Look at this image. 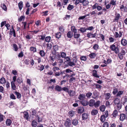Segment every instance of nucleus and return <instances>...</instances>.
<instances>
[{
    "instance_id": "1",
    "label": "nucleus",
    "mask_w": 127,
    "mask_h": 127,
    "mask_svg": "<svg viewBox=\"0 0 127 127\" xmlns=\"http://www.w3.org/2000/svg\"><path fill=\"white\" fill-rule=\"evenodd\" d=\"M120 46L118 43H115L114 44L110 46V48L116 54L119 53L118 56L121 60H122L124 56L123 55L120 54L119 53Z\"/></svg>"
},
{
    "instance_id": "2",
    "label": "nucleus",
    "mask_w": 127,
    "mask_h": 127,
    "mask_svg": "<svg viewBox=\"0 0 127 127\" xmlns=\"http://www.w3.org/2000/svg\"><path fill=\"white\" fill-rule=\"evenodd\" d=\"M16 76H14L13 78V81L11 82V88L13 90H15L16 89V86L15 85V82L16 81Z\"/></svg>"
},
{
    "instance_id": "3",
    "label": "nucleus",
    "mask_w": 127,
    "mask_h": 127,
    "mask_svg": "<svg viewBox=\"0 0 127 127\" xmlns=\"http://www.w3.org/2000/svg\"><path fill=\"white\" fill-rule=\"evenodd\" d=\"M127 118V115L124 114H121L120 115V120L122 121H123L124 120Z\"/></svg>"
},
{
    "instance_id": "4",
    "label": "nucleus",
    "mask_w": 127,
    "mask_h": 127,
    "mask_svg": "<svg viewBox=\"0 0 127 127\" xmlns=\"http://www.w3.org/2000/svg\"><path fill=\"white\" fill-rule=\"evenodd\" d=\"M120 17V15L119 13L117 12L115 13V18L114 19L113 22H115L116 21L118 22V20Z\"/></svg>"
},
{
    "instance_id": "5",
    "label": "nucleus",
    "mask_w": 127,
    "mask_h": 127,
    "mask_svg": "<svg viewBox=\"0 0 127 127\" xmlns=\"http://www.w3.org/2000/svg\"><path fill=\"white\" fill-rule=\"evenodd\" d=\"M9 34L11 35L13 34V36L14 37H16V36L15 31L13 26L12 27V28L10 30Z\"/></svg>"
},
{
    "instance_id": "6",
    "label": "nucleus",
    "mask_w": 127,
    "mask_h": 127,
    "mask_svg": "<svg viewBox=\"0 0 127 127\" xmlns=\"http://www.w3.org/2000/svg\"><path fill=\"white\" fill-rule=\"evenodd\" d=\"M78 98L79 99L82 101L85 99L86 96L84 94H80L79 95Z\"/></svg>"
},
{
    "instance_id": "7",
    "label": "nucleus",
    "mask_w": 127,
    "mask_h": 127,
    "mask_svg": "<svg viewBox=\"0 0 127 127\" xmlns=\"http://www.w3.org/2000/svg\"><path fill=\"white\" fill-rule=\"evenodd\" d=\"M96 33L93 34L91 32H89L87 33V36L89 38H95L96 36Z\"/></svg>"
},
{
    "instance_id": "8",
    "label": "nucleus",
    "mask_w": 127,
    "mask_h": 127,
    "mask_svg": "<svg viewBox=\"0 0 127 127\" xmlns=\"http://www.w3.org/2000/svg\"><path fill=\"white\" fill-rule=\"evenodd\" d=\"M121 44L123 46H126L127 44V40L123 38L121 40Z\"/></svg>"
},
{
    "instance_id": "9",
    "label": "nucleus",
    "mask_w": 127,
    "mask_h": 127,
    "mask_svg": "<svg viewBox=\"0 0 127 127\" xmlns=\"http://www.w3.org/2000/svg\"><path fill=\"white\" fill-rule=\"evenodd\" d=\"M95 100L94 99H90L88 102V104L90 107H92L94 106Z\"/></svg>"
},
{
    "instance_id": "10",
    "label": "nucleus",
    "mask_w": 127,
    "mask_h": 127,
    "mask_svg": "<svg viewBox=\"0 0 127 127\" xmlns=\"http://www.w3.org/2000/svg\"><path fill=\"white\" fill-rule=\"evenodd\" d=\"M81 103L84 106H86L88 104V102L85 99L81 101Z\"/></svg>"
},
{
    "instance_id": "11",
    "label": "nucleus",
    "mask_w": 127,
    "mask_h": 127,
    "mask_svg": "<svg viewBox=\"0 0 127 127\" xmlns=\"http://www.w3.org/2000/svg\"><path fill=\"white\" fill-rule=\"evenodd\" d=\"M71 121L69 119H67L66 121L65 122L64 125L66 127H69L71 125Z\"/></svg>"
},
{
    "instance_id": "12",
    "label": "nucleus",
    "mask_w": 127,
    "mask_h": 127,
    "mask_svg": "<svg viewBox=\"0 0 127 127\" xmlns=\"http://www.w3.org/2000/svg\"><path fill=\"white\" fill-rule=\"evenodd\" d=\"M80 3H82L84 6L88 5L89 2L88 0H80Z\"/></svg>"
},
{
    "instance_id": "13",
    "label": "nucleus",
    "mask_w": 127,
    "mask_h": 127,
    "mask_svg": "<svg viewBox=\"0 0 127 127\" xmlns=\"http://www.w3.org/2000/svg\"><path fill=\"white\" fill-rule=\"evenodd\" d=\"M62 90H63L65 92H67L68 94H69L70 96H71V91H69L68 88L66 87H64L62 88Z\"/></svg>"
},
{
    "instance_id": "14",
    "label": "nucleus",
    "mask_w": 127,
    "mask_h": 127,
    "mask_svg": "<svg viewBox=\"0 0 127 127\" xmlns=\"http://www.w3.org/2000/svg\"><path fill=\"white\" fill-rule=\"evenodd\" d=\"M105 99L106 100H108L109 99L111 96V95L110 93H105L104 94Z\"/></svg>"
},
{
    "instance_id": "15",
    "label": "nucleus",
    "mask_w": 127,
    "mask_h": 127,
    "mask_svg": "<svg viewBox=\"0 0 127 127\" xmlns=\"http://www.w3.org/2000/svg\"><path fill=\"white\" fill-rule=\"evenodd\" d=\"M84 111V109L83 107H79L78 108L77 112L79 113H81Z\"/></svg>"
},
{
    "instance_id": "16",
    "label": "nucleus",
    "mask_w": 127,
    "mask_h": 127,
    "mask_svg": "<svg viewBox=\"0 0 127 127\" xmlns=\"http://www.w3.org/2000/svg\"><path fill=\"white\" fill-rule=\"evenodd\" d=\"M88 113H85L83 114L82 115V120H84L87 119L88 118Z\"/></svg>"
},
{
    "instance_id": "17",
    "label": "nucleus",
    "mask_w": 127,
    "mask_h": 127,
    "mask_svg": "<svg viewBox=\"0 0 127 127\" xmlns=\"http://www.w3.org/2000/svg\"><path fill=\"white\" fill-rule=\"evenodd\" d=\"M120 8L122 11L127 12V7L126 6L125 7L124 5H122Z\"/></svg>"
},
{
    "instance_id": "18",
    "label": "nucleus",
    "mask_w": 127,
    "mask_h": 127,
    "mask_svg": "<svg viewBox=\"0 0 127 127\" xmlns=\"http://www.w3.org/2000/svg\"><path fill=\"white\" fill-rule=\"evenodd\" d=\"M97 71L95 70H93V75L96 78H99V75H98L97 74Z\"/></svg>"
},
{
    "instance_id": "19",
    "label": "nucleus",
    "mask_w": 127,
    "mask_h": 127,
    "mask_svg": "<svg viewBox=\"0 0 127 127\" xmlns=\"http://www.w3.org/2000/svg\"><path fill=\"white\" fill-rule=\"evenodd\" d=\"M6 82V79L4 77H2L0 79V83L1 84H4Z\"/></svg>"
},
{
    "instance_id": "20",
    "label": "nucleus",
    "mask_w": 127,
    "mask_h": 127,
    "mask_svg": "<svg viewBox=\"0 0 127 127\" xmlns=\"http://www.w3.org/2000/svg\"><path fill=\"white\" fill-rule=\"evenodd\" d=\"M16 80L19 84H20L23 82V80L22 78L20 77L18 78Z\"/></svg>"
},
{
    "instance_id": "21",
    "label": "nucleus",
    "mask_w": 127,
    "mask_h": 127,
    "mask_svg": "<svg viewBox=\"0 0 127 127\" xmlns=\"http://www.w3.org/2000/svg\"><path fill=\"white\" fill-rule=\"evenodd\" d=\"M12 123V121L9 119H7L6 121V124L7 126H10Z\"/></svg>"
},
{
    "instance_id": "22",
    "label": "nucleus",
    "mask_w": 127,
    "mask_h": 127,
    "mask_svg": "<svg viewBox=\"0 0 127 127\" xmlns=\"http://www.w3.org/2000/svg\"><path fill=\"white\" fill-rule=\"evenodd\" d=\"M46 48L47 49H48L49 50H50L52 47V44L51 43H47L46 44Z\"/></svg>"
},
{
    "instance_id": "23",
    "label": "nucleus",
    "mask_w": 127,
    "mask_h": 127,
    "mask_svg": "<svg viewBox=\"0 0 127 127\" xmlns=\"http://www.w3.org/2000/svg\"><path fill=\"white\" fill-rule=\"evenodd\" d=\"M100 101L99 100H98L96 101V102H95V104L94 105L95 107L97 108L100 105Z\"/></svg>"
},
{
    "instance_id": "24",
    "label": "nucleus",
    "mask_w": 127,
    "mask_h": 127,
    "mask_svg": "<svg viewBox=\"0 0 127 127\" xmlns=\"http://www.w3.org/2000/svg\"><path fill=\"white\" fill-rule=\"evenodd\" d=\"M55 89L58 92H60L62 90V88L59 86L57 85L56 86Z\"/></svg>"
},
{
    "instance_id": "25",
    "label": "nucleus",
    "mask_w": 127,
    "mask_h": 127,
    "mask_svg": "<svg viewBox=\"0 0 127 127\" xmlns=\"http://www.w3.org/2000/svg\"><path fill=\"white\" fill-rule=\"evenodd\" d=\"M31 125L33 127H36L37 125V123L35 120L32 121Z\"/></svg>"
},
{
    "instance_id": "26",
    "label": "nucleus",
    "mask_w": 127,
    "mask_h": 127,
    "mask_svg": "<svg viewBox=\"0 0 127 127\" xmlns=\"http://www.w3.org/2000/svg\"><path fill=\"white\" fill-rule=\"evenodd\" d=\"M105 108V106L104 105H102L99 107L100 110L102 112L104 111Z\"/></svg>"
},
{
    "instance_id": "27",
    "label": "nucleus",
    "mask_w": 127,
    "mask_h": 127,
    "mask_svg": "<svg viewBox=\"0 0 127 127\" xmlns=\"http://www.w3.org/2000/svg\"><path fill=\"white\" fill-rule=\"evenodd\" d=\"M113 102L114 104L116 105V104L119 103L120 102V99L118 98H117L115 99L114 101Z\"/></svg>"
},
{
    "instance_id": "28",
    "label": "nucleus",
    "mask_w": 127,
    "mask_h": 127,
    "mask_svg": "<svg viewBox=\"0 0 127 127\" xmlns=\"http://www.w3.org/2000/svg\"><path fill=\"white\" fill-rule=\"evenodd\" d=\"M30 50L33 53L36 52V48L32 46L31 47H30Z\"/></svg>"
},
{
    "instance_id": "29",
    "label": "nucleus",
    "mask_w": 127,
    "mask_h": 127,
    "mask_svg": "<svg viewBox=\"0 0 127 127\" xmlns=\"http://www.w3.org/2000/svg\"><path fill=\"white\" fill-rule=\"evenodd\" d=\"M24 118L26 120H28V119L29 114L28 112H25L24 113Z\"/></svg>"
},
{
    "instance_id": "30",
    "label": "nucleus",
    "mask_w": 127,
    "mask_h": 127,
    "mask_svg": "<svg viewBox=\"0 0 127 127\" xmlns=\"http://www.w3.org/2000/svg\"><path fill=\"white\" fill-rule=\"evenodd\" d=\"M98 112V111L97 110L94 109L91 111V114L93 115H95L97 114Z\"/></svg>"
},
{
    "instance_id": "31",
    "label": "nucleus",
    "mask_w": 127,
    "mask_h": 127,
    "mask_svg": "<svg viewBox=\"0 0 127 127\" xmlns=\"http://www.w3.org/2000/svg\"><path fill=\"white\" fill-rule=\"evenodd\" d=\"M92 93L91 92H89L87 93L86 95V96L88 98H90L91 96L92 95Z\"/></svg>"
},
{
    "instance_id": "32",
    "label": "nucleus",
    "mask_w": 127,
    "mask_h": 127,
    "mask_svg": "<svg viewBox=\"0 0 127 127\" xmlns=\"http://www.w3.org/2000/svg\"><path fill=\"white\" fill-rule=\"evenodd\" d=\"M14 94L16 95L17 98L18 99L20 98L21 96V94L19 92H18L17 91L15 92L14 93Z\"/></svg>"
},
{
    "instance_id": "33",
    "label": "nucleus",
    "mask_w": 127,
    "mask_h": 127,
    "mask_svg": "<svg viewBox=\"0 0 127 127\" xmlns=\"http://www.w3.org/2000/svg\"><path fill=\"white\" fill-rule=\"evenodd\" d=\"M124 92L123 91H119L118 92L117 95L116 96L117 97H120V96L121 95H122Z\"/></svg>"
},
{
    "instance_id": "34",
    "label": "nucleus",
    "mask_w": 127,
    "mask_h": 127,
    "mask_svg": "<svg viewBox=\"0 0 127 127\" xmlns=\"http://www.w3.org/2000/svg\"><path fill=\"white\" fill-rule=\"evenodd\" d=\"M51 38V37L50 36H47L46 37H45V40L46 42L49 43L50 41Z\"/></svg>"
},
{
    "instance_id": "35",
    "label": "nucleus",
    "mask_w": 127,
    "mask_h": 127,
    "mask_svg": "<svg viewBox=\"0 0 127 127\" xmlns=\"http://www.w3.org/2000/svg\"><path fill=\"white\" fill-rule=\"evenodd\" d=\"M18 6L20 10H21L23 7V2L22 1H20L18 4Z\"/></svg>"
},
{
    "instance_id": "36",
    "label": "nucleus",
    "mask_w": 127,
    "mask_h": 127,
    "mask_svg": "<svg viewBox=\"0 0 127 127\" xmlns=\"http://www.w3.org/2000/svg\"><path fill=\"white\" fill-rule=\"evenodd\" d=\"M106 118L104 116V115H102L100 117V120L101 122L103 123L105 121Z\"/></svg>"
},
{
    "instance_id": "37",
    "label": "nucleus",
    "mask_w": 127,
    "mask_h": 127,
    "mask_svg": "<svg viewBox=\"0 0 127 127\" xmlns=\"http://www.w3.org/2000/svg\"><path fill=\"white\" fill-rule=\"evenodd\" d=\"M96 56V54L94 53H92L89 55V56L91 58H95Z\"/></svg>"
},
{
    "instance_id": "38",
    "label": "nucleus",
    "mask_w": 127,
    "mask_h": 127,
    "mask_svg": "<svg viewBox=\"0 0 127 127\" xmlns=\"http://www.w3.org/2000/svg\"><path fill=\"white\" fill-rule=\"evenodd\" d=\"M118 113L117 110H115L112 114L113 116L114 117H116L118 114Z\"/></svg>"
},
{
    "instance_id": "39",
    "label": "nucleus",
    "mask_w": 127,
    "mask_h": 127,
    "mask_svg": "<svg viewBox=\"0 0 127 127\" xmlns=\"http://www.w3.org/2000/svg\"><path fill=\"white\" fill-rule=\"evenodd\" d=\"M32 111V114L33 115H36L37 113L36 110L34 109H31Z\"/></svg>"
},
{
    "instance_id": "40",
    "label": "nucleus",
    "mask_w": 127,
    "mask_h": 127,
    "mask_svg": "<svg viewBox=\"0 0 127 127\" xmlns=\"http://www.w3.org/2000/svg\"><path fill=\"white\" fill-rule=\"evenodd\" d=\"M49 61L52 62L54 61L55 60V57L53 56H50L49 57Z\"/></svg>"
},
{
    "instance_id": "41",
    "label": "nucleus",
    "mask_w": 127,
    "mask_h": 127,
    "mask_svg": "<svg viewBox=\"0 0 127 127\" xmlns=\"http://www.w3.org/2000/svg\"><path fill=\"white\" fill-rule=\"evenodd\" d=\"M39 54L42 57H44L45 55V53L43 50H40L39 52Z\"/></svg>"
},
{
    "instance_id": "42",
    "label": "nucleus",
    "mask_w": 127,
    "mask_h": 127,
    "mask_svg": "<svg viewBox=\"0 0 127 127\" xmlns=\"http://www.w3.org/2000/svg\"><path fill=\"white\" fill-rule=\"evenodd\" d=\"M116 1L114 0H112L110 2V3L112 6H115L116 5Z\"/></svg>"
},
{
    "instance_id": "43",
    "label": "nucleus",
    "mask_w": 127,
    "mask_h": 127,
    "mask_svg": "<svg viewBox=\"0 0 127 127\" xmlns=\"http://www.w3.org/2000/svg\"><path fill=\"white\" fill-rule=\"evenodd\" d=\"M87 29L85 28H81L79 30L81 33H83L86 31Z\"/></svg>"
},
{
    "instance_id": "44",
    "label": "nucleus",
    "mask_w": 127,
    "mask_h": 127,
    "mask_svg": "<svg viewBox=\"0 0 127 127\" xmlns=\"http://www.w3.org/2000/svg\"><path fill=\"white\" fill-rule=\"evenodd\" d=\"M61 54V57L62 58H64L66 57V54L65 53L63 52H60Z\"/></svg>"
},
{
    "instance_id": "45",
    "label": "nucleus",
    "mask_w": 127,
    "mask_h": 127,
    "mask_svg": "<svg viewBox=\"0 0 127 127\" xmlns=\"http://www.w3.org/2000/svg\"><path fill=\"white\" fill-rule=\"evenodd\" d=\"M54 57L55 59L57 60L61 58L60 55L59 54L55 55Z\"/></svg>"
},
{
    "instance_id": "46",
    "label": "nucleus",
    "mask_w": 127,
    "mask_h": 127,
    "mask_svg": "<svg viewBox=\"0 0 127 127\" xmlns=\"http://www.w3.org/2000/svg\"><path fill=\"white\" fill-rule=\"evenodd\" d=\"M74 59H73V62H72V66H75V65H76V63L77 62V60L76 58H74Z\"/></svg>"
},
{
    "instance_id": "47",
    "label": "nucleus",
    "mask_w": 127,
    "mask_h": 127,
    "mask_svg": "<svg viewBox=\"0 0 127 127\" xmlns=\"http://www.w3.org/2000/svg\"><path fill=\"white\" fill-rule=\"evenodd\" d=\"M78 123V121L77 120L75 119L73 120L72 122V124L73 125L76 126L77 125Z\"/></svg>"
},
{
    "instance_id": "48",
    "label": "nucleus",
    "mask_w": 127,
    "mask_h": 127,
    "mask_svg": "<svg viewBox=\"0 0 127 127\" xmlns=\"http://www.w3.org/2000/svg\"><path fill=\"white\" fill-rule=\"evenodd\" d=\"M13 48L14 49V50L15 51H17L18 50V47L17 45L15 44H13Z\"/></svg>"
},
{
    "instance_id": "49",
    "label": "nucleus",
    "mask_w": 127,
    "mask_h": 127,
    "mask_svg": "<svg viewBox=\"0 0 127 127\" xmlns=\"http://www.w3.org/2000/svg\"><path fill=\"white\" fill-rule=\"evenodd\" d=\"M80 34L77 33H74V37L75 38H78L80 36Z\"/></svg>"
},
{
    "instance_id": "50",
    "label": "nucleus",
    "mask_w": 127,
    "mask_h": 127,
    "mask_svg": "<svg viewBox=\"0 0 127 127\" xmlns=\"http://www.w3.org/2000/svg\"><path fill=\"white\" fill-rule=\"evenodd\" d=\"M1 7L5 11H6L7 10V8L5 4H2L1 5Z\"/></svg>"
},
{
    "instance_id": "51",
    "label": "nucleus",
    "mask_w": 127,
    "mask_h": 127,
    "mask_svg": "<svg viewBox=\"0 0 127 127\" xmlns=\"http://www.w3.org/2000/svg\"><path fill=\"white\" fill-rule=\"evenodd\" d=\"M116 105H117L118 109L120 110L122 106V104L121 103H120V102L116 104Z\"/></svg>"
},
{
    "instance_id": "52",
    "label": "nucleus",
    "mask_w": 127,
    "mask_h": 127,
    "mask_svg": "<svg viewBox=\"0 0 127 127\" xmlns=\"http://www.w3.org/2000/svg\"><path fill=\"white\" fill-rule=\"evenodd\" d=\"M38 37H39V39L40 40H44L45 38V35H38Z\"/></svg>"
},
{
    "instance_id": "53",
    "label": "nucleus",
    "mask_w": 127,
    "mask_h": 127,
    "mask_svg": "<svg viewBox=\"0 0 127 127\" xmlns=\"http://www.w3.org/2000/svg\"><path fill=\"white\" fill-rule=\"evenodd\" d=\"M61 34L60 32H57L56 34V37L58 39H59L61 37Z\"/></svg>"
},
{
    "instance_id": "54",
    "label": "nucleus",
    "mask_w": 127,
    "mask_h": 127,
    "mask_svg": "<svg viewBox=\"0 0 127 127\" xmlns=\"http://www.w3.org/2000/svg\"><path fill=\"white\" fill-rule=\"evenodd\" d=\"M118 92V90L116 88H114L113 90V93L114 95H115Z\"/></svg>"
},
{
    "instance_id": "55",
    "label": "nucleus",
    "mask_w": 127,
    "mask_h": 127,
    "mask_svg": "<svg viewBox=\"0 0 127 127\" xmlns=\"http://www.w3.org/2000/svg\"><path fill=\"white\" fill-rule=\"evenodd\" d=\"M59 47H60L58 45H55L53 46V49L56 51H58L59 50Z\"/></svg>"
},
{
    "instance_id": "56",
    "label": "nucleus",
    "mask_w": 127,
    "mask_h": 127,
    "mask_svg": "<svg viewBox=\"0 0 127 127\" xmlns=\"http://www.w3.org/2000/svg\"><path fill=\"white\" fill-rule=\"evenodd\" d=\"M119 53L124 56L125 55L126 53L125 50L124 49H122L121 50V51Z\"/></svg>"
},
{
    "instance_id": "57",
    "label": "nucleus",
    "mask_w": 127,
    "mask_h": 127,
    "mask_svg": "<svg viewBox=\"0 0 127 127\" xmlns=\"http://www.w3.org/2000/svg\"><path fill=\"white\" fill-rule=\"evenodd\" d=\"M25 17L23 15L21 16L19 18H18V21L19 22L21 21L23 19H25Z\"/></svg>"
},
{
    "instance_id": "58",
    "label": "nucleus",
    "mask_w": 127,
    "mask_h": 127,
    "mask_svg": "<svg viewBox=\"0 0 127 127\" xmlns=\"http://www.w3.org/2000/svg\"><path fill=\"white\" fill-rule=\"evenodd\" d=\"M80 59L81 60L85 61L86 60L87 58L85 56H82L80 57Z\"/></svg>"
},
{
    "instance_id": "59",
    "label": "nucleus",
    "mask_w": 127,
    "mask_h": 127,
    "mask_svg": "<svg viewBox=\"0 0 127 127\" xmlns=\"http://www.w3.org/2000/svg\"><path fill=\"white\" fill-rule=\"evenodd\" d=\"M97 96H98L97 93H94L92 97L93 98L95 99L96 98H97Z\"/></svg>"
},
{
    "instance_id": "60",
    "label": "nucleus",
    "mask_w": 127,
    "mask_h": 127,
    "mask_svg": "<svg viewBox=\"0 0 127 127\" xmlns=\"http://www.w3.org/2000/svg\"><path fill=\"white\" fill-rule=\"evenodd\" d=\"M109 124L108 122H104L103 125V127H108Z\"/></svg>"
},
{
    "instance_id": "61",
    "label": "nucleus",
    "mask_w": 127,
    "mask_h": 127,
    "mask_svg": "<svg viewBox=\"0 0 127 127\" xmlns=\"http://www.w3.org/2000/svg\"><path fill=\"white\" fill-rule=\"evenodd\" d=\"M96 10H95L92 12H90L89 14L92 16H95V14H96Z\"/></svg>"
},
{
    "instance_id": "62",
    "label": "nucleus",
    "mask_w": 127,
    "mask_h": 127,
    "mask_svg": "<svg viewBox=\"0 0 127 127\" xmlns=\"http://www.w3.org/2000/svg\"><path fill=\"white\" fill-rule=\"evenodd\" d=\"M36 118L37 119L38 122H42V118H41L40 117L38 116H37L36 117Z\"/></svg>"
},
{
    "instance_id": "63",
    "label": "nucleus",
    "mask_w": 127,
    "mask_h": 127,
    "mask_svg": "<svg viewBox=\"0 0 127 127\" xmlns=\"http://www.w3.org/2000/svg\"><path fill=\"white\" fill-rule=\"evenodd\" d=\"M24 56V54L23 52L21 51L18 54V57H19L22 58Z\"/></svg>"
},
{
    "instance_id": "64",
    "label": "nucleus",
    "mask_w": 127,
    "mask_h": 127,
    "mask_svg": "<svg viewBox=\"0 0 127 127\" xmlns=\"http://www.w3.org/2000/svg\"><path fill=\"white\" fill-rule=\"evenodd\" d=\"M99 47V46L97 44L94 45L93 47V48L95 50H96L98 49Z\"/></svg>"
}]
</instances>
